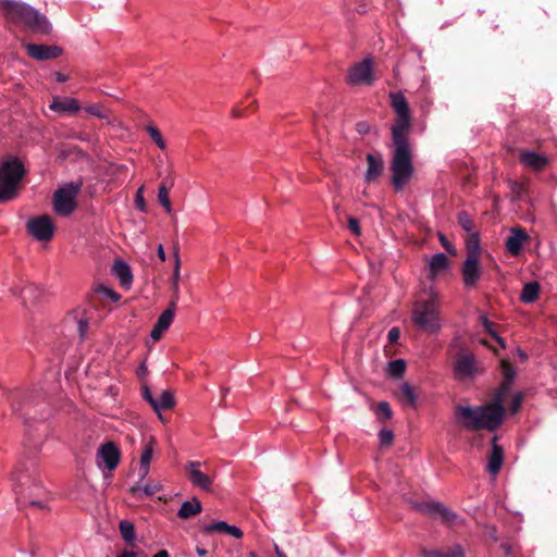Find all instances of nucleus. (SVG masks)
<instances>
[{
    "mask_svg": "<svg viewBox=\"0 0 557 557\" xmlns=\"http://www.w3.org/2000/svg\"><path fill=\"white\" fill-rule=\"evenodd\" d=\"M418 509L421 512L429 515L431 518L441 520V522L447 525H457L462 522V519L457 513L437 502L422 503L418 506Z\"/></svg>",
    "mask_w": 557,
    "mask_h": 557,
    "instance_id": "1a4fd4ad",
    "label": "nucleus"
},
{
    "mask_svg": "<svg viewBox=\"0 0 557 557\" xmlns=\"http://www.w3.org/2000/svg\"><path fill=\"white\" fill-rule=\"evenodd\" d=\"M157 253H158V257H159V259L161 261H165L166 260V253H165L164 248H163L162 245L158 246Z\"/></svg>",
    "mask_w": 557,
    "mask_h": 557,
    "instance_id": "6e6d98bb",
    "label": "nucleus"
},
{
    "mask_svg": "<svg viewBox=\"0 0 557 557\" xmlns=\"http://www.w3.org/2000/svg\"><path fill=\"white\" fill-rule=\"evenodd\" d=\"M502 548L504 549L505 554L506 555H510L511 554V546L509 544H502Z\"/></svg>",
    "mask_w": 557,
    "mask_h": 557,
    "instance_id": "0e129e2a",
    "label": "nucleus"
},
{
    "mask_svg": "<svg viewBox=\"0 0 557 557\" xmlns=\"http://www.w3.org/2000/svg\"><path fill=\"white\" fill-rule=\"evenodd\" d=\"M225 534H228V535H231L233 537H236V539H242L243 535H244L243 531L238 527L231 525V524L227 525Z\"/></svg>",
    "mask_w": 557,
    "mask_h": 557,
    "instance_id": "09e8293b",
    "label": "nucleus"
},
{
    "mask_svg": "<svg viewBox=\"0 0 557 557\" xmlns=\"http://www.w3.org/2000/svg\"><path fill=\"white\" fill-rule=\"evenodd\" d=\"M174 269L171 277V287L173 290V297L175 300L180 298V280H181V259L178 255V249H174Z\"/></svg>",
    "mask_w": 557,
    "mask_h": 557,
    "instance_id": "b1692460",
    "label": "nucleus"
},
{
    "mask_svg": "<svg viewBox=\"0 0 557 557\" xmlns=\"http://www.w3.org/2000/svg\"><path fill=\"white\" fill-rule=\"evenodd\" d=\"M196 553L199 555V556H205L207 554V549L202 548V547H197L196 548Z\"/></svg>",
    "mask_w": 557,
    "mask_h": 557,
    "instance_id": "69168bd1",
    "label": "nucleus"
},
{
    "mask_svg": "<svg viewBox=\"0 0 557 557\" xmlns=\"http://www.w3.org/2000/svg\"><path fill=\"white\" fill-rule=\"evenodd\" d=\"M400 331L398 327L394 326L388 331L387 338L391 344L396 343L399 339Z\"/></svg>",
    "mask_w": 557,
    "mask_h": 557,
    "instance_id": "3c124183",
    "label": "nucleus"
},
{
    "mask_svg": "<svg viewBox=\"0 0 557 557\" xmlns=\"http://www.w3.org/2000/svg\"><path fill=\"white\" fill-rule=\"evenodd\" d=\"M398 397L401 401H405L412 408H416L418 405V396L409 383L401 384L398 392Z\"/></svg>",
    "mask_w": 557,
    "mask_h": 557,
    "instance_id": "cd10ccee",
    "label": "nucleus"
},
{
    "mask_svg": "<svg viewBox=\"0 0 557 557\" xmlns=\"http://www.w3.org/2000/svg\"><path fill=\"white\" fill-rule=\"evenodd\" d=\"M174 406L173 395L169 391H163L158 398H154L152 408L159 413V418L162 419L160 413L161 410L170 409Z\"/></svg>",
    "mask_w": 557,
    "mask_h": 557,
    "instance_id": "a878e982",
    "label": "nucleus"
},
{
    "mask_svg": "<svg viewBox=\"0 0 557 557\" xmlns=\"http://www.w3.org/2000/svg\"><path fill=\"white\" fill-rule=\"evenodd\" d=\"M529 238L528 234L520 227L512 228L506 240V249L512 255L518 256L524 242Z\"/></svg>",
    "mask_w": 557,
    "mask_h": 557,
    "instance_id": "a211bd4d",
    "label": "nucleus"
},
{
    "mask_svg": "<svg viewBox=\"0 0 557 557\" xmlns=\"http://www.w3.org/2000/svg\"><path fill=\"white\" fill-rule=\"evenodd\" d=\"M502 369H503V374H504V381L500 384L499 388L497 389V392L495 393L493 398H499L500 404L504 406L505 400L510 393L511 384L516 377V371L506 361H502Z\"/></svg>",
    "mask_w": 557,
    "mask_h": 557,
    "instance_id": "dca6fc26",
    "label": "nucleus"
},
{
    "mask_svg": "<svg viewBox=\"0 0 557 557\" xmlns=\"http://www.w3.org/2000/svg\"><path fill=\"white\" fill-rule=\"evenodd\" d=\"M164 332L165 331L163 329H159V326L157 324H154V326L150 333V336L153 341H159Z\"/></svg>",
    "mask_w": 557,
    "mask_h": 557,
    "instance_id": "864d4df0",
    "label": "nucleus"
},
{
    "mask_svg": "<svg viewBox=\"0 0 557 557\" xmlns=\"http://www.w3.org/2000/svg\"><path fill=\"white\" fill-rule=\"evenodd\" d=\"M121 459L120 449L112 442L102 444L96 454V462L100 470H107L111 473L119 465Z\"/></svg>",
    "mask_w": 557,
    "mask_h": 557,
    "instance_id": "9d476101",
    "label": "nucleus"
},
{
    "mask_svg": "<svg viewBox=\"0 0 557 557\" xmlns=\"http://www.w3.org/2000/svg\"><path fill=\"white\" fill-rule=\"evenodd\" d=\"M479 252V237L478 235H472L470 242L468 243L467 257L461 269L462 280L467 287L475 286L481 277L482 271Z\"/></svg>",
    "mask_w": 557,
    "mask_h": 557,
    "instance_id": "423d86ee",
    "label": "nucleus"
},
{
    "mask_svg": "<svg viewBox=\"0 0 557 557\" xmlns=\"http://www.w3.org/2000/svg\"><path fill=\"white\" fill-rule=\"evenodd\" d=\"M480 320L485 331L497 341L502 348H505V341L494 331V323L491 322L486 315H481Z\"/></svg>",
    "mask_w": 557,
    "mask_h": 557,
    "instance_id": "e433bc0d",
    "label": "nucleus"
},
{
    "mask_svg": "<svg viewBox=\"0 0 557 557\" xmlns=\"http://www.w3.org/2000/svg\"><path fill=\"white\" fill-rule=\"evenodd\" d=\"M379 440H380L381 445H383V446L391 445L393 443V440H394L393 431H391L388 429H382L379 432Z\"/></svg>",
    "mask_w": 557,
    "mask_h": 557,
    "instance_id": "79ce46f5",
    "label": "nucleus"
},
{
    "mask_svg": "<svg viewBox=\"0 0 557 557\" xmlns=\"http://www.w3.org/2000/svg\"><path fill=\"white\" fill-rule=\"evenodd\" d=\"M458 222L465 231L470 232L472 230V220L468 213H466V212L459 213Z\"/></svg>",
    "mask_w": 557,
    "mask_h": 557,
    "instance_id": "c03bdc74",
    "label": "nucleus"
},
{
    "mask_svg": "<svg viewBox=\"0 0 557 557\" xmlns=\"http://www.w3.org/2000/svg\"><path fill=\"white\" fill-rule=\"evenodd\" d=\"M24 172L23 164L16 158H11L0 165V202L16 196Z\"/></svg>",
    "mask_w": 557,
    "mask_h": 557,
    "instance_id": "39448f33",
    "label": "nucleus"
},
{
    "mask_svg": "<svg viewBox=\"0 0 557 557\" xmlns=\"http://www.w3.org/2000/svg\"><path fill=\"white\" fill-rule=\"evenodd\" d=\"M81 187V183H70L55 190L53 195V209L57 214L66 216L75 210L76 197Z\"/></svg>",
    "mask_w": 557,
    "mask_h": 557,
    "instance_id": "0eeeda50",
    "label": "nucleus"
},
{
    "mask_svg": "<svg viewBox=\"0 0 557 557\" xmlns=\"http://www.w3.org/2000/svg\"><path fill=\"white\" fill-rule=\"evenodd\" d=\"M149 471H150V466L139 463V468H138L139 480L140 481L145 480L147 478V475L149 474Z\"/></svg>",
    "mask_w": 557,
    "mask_h": 557,
    "instance_id": "603ef678",
    "label": "nucleus"
},
{
    "mask_svg": "<svg viewBox=\"0 0 557 557\" xmlns=\"http://www.w3.org/2000/svg\"><path fill=\"white\" fill-rule=\"evenodd\" d=\"M540 294V284L535 281L528 282L523 285L520 294V300L524 304H533Z\"/></svg>",
    "mask_w": 557,
    "mask_h": 557,
    "instance_id": "393cba45",
    "label": "nucleus"
},
{
    "mask_svg": "<svg viewBox=\"0 0 557 557\" xmlns=\"http://www.w3.org/2000/svg\"><path fill=\"white\" fill-rule=\"evenodd\" d=\"M158 200H159L160 203L170 200V198H169V188L164 184H161L159 186V189H158Z\"/></svg>",
    "mask_w": 557,
    "mask_h": 557,
    "instance_id": "de8ad7c7",
    "label": "nucleus"
},
{
    "mask_svg": "<svg viewBox=\"0 0 557 557\" xmlns=\"http://www.w3.org/2000/svg\"><path fill=\"white\" fill-rule=\"evenodd\" d=\"M201 509L202 506L200 500L194 497L191 500H186L182 504L181 508L178 509L177 516L181 519H189L190 517H194L201 512Z\"/></svg>",
    "mask_w": 557,
    "mask_h": 557,
    "instance_id": "5701e85b",
    "label": "nucleus"
},
{
    "mask_svg": "<svg viewBox=\"0 0 557 557\" xmlns=\"http://www.w3.org/2000/svg\"><path fill=\"white\" fill-rule=\"evenodd\" d=\"M120 533L122 539L131 543L135 540V528L134 524L128 520H122L119 524Z\"/></svg>",
    "mask_w": 557,
    "mask_h": 557,
    "instance_id": "2f4dec72",
    "label": "nucleus"
},
{
    "mask_svg": "<svg viewBox=\"0 0 557 557\" xmlns=\"http://www.w3.org/2000/svg\"><path fill=\"white\" fill-rule=\"evenodd\" d=\"M160 205L165 209V211H166L168 213H170V214H171V213L173 212L172 205H171V201H170V200H169V201H165V202H162V203H160Z\"/></svg>",
    "mask_w": 557,
    "mask_h": 557,
    "instance_id": "052dcab7",
    "label": "nucleus"
},
{
    "mask_svg": "<svg viewBox=\"0 0 557 557\" xmlns=\"http://www.w3.org/2000/svg\"><path fill=\"white\" fill-rule=\"evenodd\" d=\"M49 107L52 111L59 113H75L81 110L78 101L71 97H54Z\"/></svg>",
    "mask_w": 557,
    "mask_h": 557,
    "instance_id": "aec40b11",
    "label": "nucleus"
},
{
    "mask_svg": "<svg viewBox=\"0 0 557 557\" xmlns=\"http://www.w3.org/2000/svg\"><path fill=\"white\" fill-rule=\"evenodd\" d=\"M42 294L44 290L34 284L26 285L21 292L22 299L25 304L37 301L42 296Z\"/></svg>",
    "mask_w": 557,
    "mask_h": 557,
    "instance_id": "7c9ffc66",
    "label": "nucleus"
},
{
    "mask_svg": "<svg viewBox=\"0 0 557 557\" xmlns=\"http://www.w3.org/2000/svg\"><path fill=\"white\" fill-rule=\"evenodd\" d=\"M412 321L417 327L426 333L436 334L440 332L442 323L440 318V297L437 293L431 290L428 299L414 302Z\"/></svg>",
    "mask_w": 557,
    "mask_h": 557,
    "instance_id": "20e7f679",
    "label": "nucleus"
},
{
    "mask_svg": "<svg viewBox=\"0 0 557 557\" xmlns=\"http://www.w3.org/2000/svg\"><path fill=\"white\" fill-rule=\"evenodd\" d=\"M112 274L119 280L120 285L129 289L133 285V272L127 262L116 259L112 264Z\"/></svg>",
    "mask_w": 557,
    "mask_h": 557,
    "instance_id": "f3484780",
    "label": "nucleus"
},
{
    "mask_svg": "<svg viewBox=\"0 0 557 557\" xmlns=\"http://www.w3.org/2000/svg\"><path fill=\"white\" fill-rule=\"evenodd\" d=\"M227 525H228V523H226L224 521L212 522V523L203 527V532L205 533H213V532L226 533Z\"/></svg>",
    "mask_w": 557,
    "mask_h": 557,
    "instance_id": "ea45409f",
    "label": "nucleus"
},
{
    "mask_svg": "<svg viewBox=\"0 0 557 557\" xmlns=\"http://www.w3.org/2000/svg\"><path fill=\"white\" fill-rule=\"evenodd\" d=\"M54 223L49 215H39L27 222L28 233L39 242H49L54 235Z\"/></svg>",
    "mask_w": 557,
    "mask_h": 557,
    "instance_id": "9b49d317",
    "label": "nucleus"
},
{
    "mask_svg": "<svg viewBox=\"0 0 557 557\" xmlns=\"http://www.w3.org/2000/svg\"><path fill=\"white\" fill-rule=\"evenodd\" d=\"M152 557H170L168 550L161 549L157 554H154Z\"/></svg>",
    "mask_w": 557,
    "mask_h": 557,
    "instance_id": "680f3d73",
    "label": "nucleus"
},
{
    "mask_svg": "<svg viewBox=\"0 0 557 557\" xmlns=\"http://www.w3.org/2000/svg\"><path fill=\"white\" fill-rule=\"evenodd\" d=\"M391 104L396 114H407L409 113L408 102L405 96L401 92H392Z\"/></svg>",
    "mask_w": 557,
    "mask_h": 557,
    "instance_id": "c756f323",
    "label": "nucleus"
},
{
    "mask_svg": "<svg viewBox=\"0 0 557 557\" xmlns=\"http://www.w3.org/2000/svg\"><path fill=\"white\" fill-rule=\"evenodd\" d=\"M406 371V362L404 359H396L388 363L387 373L394 377H403Z\"/></svg>",
    "mask_w": 557,
    "mask_h": 557,
    "instance_id": "473e14b6",
    "label": "nucleus"
},
{
    "mask_svg": "<svg viewBox=\"0 0 557 557\" xmlns=\"http://www.w3.org/2000/svg\"><path fill=\"white\" fill-rule=\"evenodd\" d=\"M147 133L149 134L152 141L161 149L164 150L166 148V144L159 132V129L153 125H148L146 127Z\"/></svg>",
    "mask_w": 557,
    "mask_h": 557,
    "instance_id": "c9c22d12",
    "label": "nucleus"
},
{
    "mask_svg": "<svg viewBox=\"0 0 557 557\" xmlns=\"http://www.w3.org/2000/svg\"><path fill=\"white\" fill-rule=\"evenodd\" d=\"M486 532L494 541L497 540L496 529L494 527H488Z\"/></svg>",
    "mask_w": 557,
    "mask_h": 557,
    "instance_id": "bf43d9fd",
    "label": "nucleus"
},
{
    "mask_svg": "<svg viewBox=\"0 0 557 557\" xmlns=\"http://www.w3.org/2000/svg\"><path fill=\"white\" fill-rule=\"evenodd\" d=\"M25 48L28 55L38 61L55 59L62 54V49L58 46L27 44Z\"/></svg>",
    "mask_w": 557,
    "mask_h": 557,
    "instance_id": "4468645a",
    "label": "nucleus"
},
{
    "mask_svg": "<svg viewBox=\"0 0 557 557\" xmlns=\"http://www.w3.org/2000/svg\"><path fill=\"white\" fill-rule=\"evenodd\" d=\"M88 329V322L85 319H81L77 322V331L81 338H85Z\"/></svg>",
    "mask_w": 557,
    "mask_h": 557,
    "instance_id": "8fccbe9b",
    "label": "nucleus"
},
{
    "mask_svg": "<svg viewBox=\"0 0 557 557\" xmlns=\"http://www.w3.org/2000/svg\"><path fill=\"white\" fill-rule=\"evenodd\" d=\"M161 486L159 484H152V483H149V484H146L144 486H140L139 484H136L134 485L132 488H131V492L136 495L137 493L141 492L144 495L146 496H150V495H153L156 494L158 491H160Z\"/></svg>",
    "mask_w": 557,
    "mask_h": 557,
    "instance_id": "f704fd0d",
    "label": "nucleus"
},
{
    "mask_svg": "<svg viewBox=\"0 0 557 557\" xmlns=\"http://www.w3.org/2000/svg\"><path fill=\"white\" fill-rule=\"evenodd\" d=\"M200 461H188L185 470L191 485L209 492L212 490L213 479L201 470Z\"/></svg>",
    "mask_w": 557,
    "mask_h": 557,
    "instance_id": "ddd939ff",
    "label": "nucleus"
},
{
    "mask_svg": "<svg viewBox=\"0 0 557 557\" xmlns=\"http://www.w3.org/2000/svg\"><path fill=\"white\" fill-rule=\"evenodd\" d=\"M504 413L499 398H493L484 406L458 405L455 408V417L460 425L473 431L497 429L503 423Z\"/></svg>",
    "mask_w": 557,
    "mask_h": 557,
    "instance_id": "f03ea898",
    "label": "nucleus"
},
{
    "mask_svg": "<svg viewBox=\"0 0 557 557\" xmlns=\"http://www.w3.org/2000/svg\"><path fill=\"white\" fill-rule=\"evenodd\" d=\"M453 372L458 381L472 379L480 372L475 356L466 349H459L453 362Z\"/></svg>",
    "mask_w": 557,
    "mask_h": 557,
    "instance_id": "6e6552de",
    "label": "nucleus"
},
{
    "mask_svg": "<svg viewBox=\"0 0 557 557\" xmlns=\"http://www.w3.org/2000/svg\"><path fill=\"white\" fill-rule=\"evenodd\" d=\"M147 372V367L145 363H141L138 368V375H145V373Z\"/></svg>",
    "mask_w": 557,
    "mask_h": 557,
    "instance_id": "e2e57ef3",
    "label": "nucleus"
},
{
    "mask_svg": "<svg viewBox=\"0 0 557 557\" xmlns=\"http://www.w3.org/2000/svg\"><path fill=\"white\" fill-rule=\"evenodd\" d=\"M117 557H137V553L129 552V550H123L121 552Z\"/></svg>",
    "mask_w": 557,
    "mask_h": 557,
    "instance_id": "13d9d810",
    "label": "nucleus"
},
{
    "mask_svg": "<svg viewBox=\"0 0 557 557\" xmlns=\"http://www.w3.org/2000/svg\"><path fill=\"white\" fill-rule=\"evenodd\" d=\"M275 554H276V557H287L285 555V553H283L281 549H278L277 546L275 547Z\"/></svg>",
    "mask_w": 557,
    "mask_h": 557,
    "instance_id": "338daca9",
    "label": "nucleus"
},
{
    "mask_svg": "<svg viewBox=\"0 0 557 557\" xmlns=\"http://www.w3.org/2000/svg\"><path fill=\"white\" fill-rule=\"evenodd\" d=\"M367 163L368 168L364 173V182L370 184L376 181L383 173L384 169V160L381 153H368L367 154Z\"/></svg>",
    "mask_w": 557,
    "mask_h": 557,
    "instance_id": "2eb2a0df",
    "label": "nucleus"
},
{
    "mask_svg": "<svg viewBox=\"0 0 557 557\" xmlns=\"http://www.w3.org/2000/svg\"><path fill=\"white\" fill-rule=\"evenodd\" d=\"M357 131L360 133V134H366L368 133L369 131V125L367 123H358L357 124Z\"/></svg>",
    "mask_w": 557,
    "mask_h": 557,
    "instance_id": "4d7b16f0",
    "label": "nucleus"
},
{
    "mask_svg": "<svg viewBox=\"0 0 557 557\" xmlns=\"http://www.w3.org/2000/svg\"><path fill=\"white\" fill-rule=\"evenodd\" d=\"M520 161L528 168L532 169L533 171H541L543 170L547 163L548 159L541 153L534 152V151H524L520 154Z\"/></svg>",
    "mask_w": 557,
    "mask_h": 557,
    "instance_id": "412c9836",
    "label": "nucleus"
},
{
    "mask_svg": "<svg viewBox=\"0 0 557 557\" xmlns=\"http://www.w3.org/2000/svg\"><path fill=\"white\" fill-rule=\"evenodd\" d=\"M152 457H153V444L151 441L144 446L139 463L150 466Z\"/></svg>",
    "mask_w": 557,
    "mask_h": 557,
    "instance_id": "58836bf2",
    "label": "nucleus"
},
{
    "mask_svg": "<svg viewBox=\"0 0 557 557\" xmlns=\"http://www.w3.org/2000/svg\"><path fill=\"white\" fill-rule=\"evenodd\" d=\"M233 115L235 117H239L242 114H240V112L238 110H233Z\"/></svg>",
    "mask_w": 557,
    "mask_h": 557,
    "instance_id": "774afa93",
    "label": "nucleus"
},
{
    "mask_svg": "<svg viewBox=\"0 0 557 557\" xmlns=\"http://www.w3.org/2000/svg\"><path fill=\"white\" fill-rule=\"evenodd\" d=\"M135 206L140 212H146V201L144 198V186H140L135 195Z\"/></svg>",
    "mask_w": 557,
    "mask_h": 557,
    "instance_id": "37998d69",
    "label": "nucleus"
},
{
    "mask_svg": "<svg viewBox=\"0 0 557 557\" xmlns=\"http://www.w3.org/2000/svg\"><path fill=\"white\" fill-rule=\"evenodd\" d=\"M348 227L356 236H359L361 234L360 224L356 218H348Z\"/></svg>",
    "mask_w": 557,
    "mask_h": 557,
    "instance_id": "49530a36",
    "label": "nucleus"
},
{
    "mask_svg": "<svg viewBox=\"0 0 557 557\" xmlns=\"http://www.w3.org/2000/svg\"><path fill=\"white\" fill-rule=\"evenodd\" d=\"M348 81L352 85H372V60L368 58L354 64L348 72Z\"/></svg>",
    "mask_w": 557,
    "mask_h": 557,
    "instance_id": "f8f14e48",
    "label": "nucleus"
},
{
    "mask_svg": "<svg viewBox=\"0 0 557 557\" xmlns=\"http://www.w3.org/2000/svg\"><path fill=\"white\" fill-rule=\"evenodd\" d=\"M176 301L177 300L173 299L171 301L169 308L165 309L159 315L157 323H156L159 326V329H163L164 331H166L171 326L174 315H175Z\"/></svg>",
    "mask_w": 557,
    "mask_h": 557,
    "instance_id": "bb28decb",
    "label": "nucleus"
},
{
    "mask_svg": "<svg viewBox=\"0 0 557 557\" xmlns=\"http://www.w3.org/2000/svg\"><path fill=\"white\" fill-rule=\"evenodd\" d=\"M423 557H463V549L460 545H455L447 549V552L422 549Z\"/></svg>",
    "mask_w": 557,
    "mask_h": 557,
    "instance_id": "c85d7f7f",
    "label": "nucleus"
},
{
    "mask_svg": "<svg viewBox=\"0 0 557 557\" xmlns=\"http://www.w3.org/2000/svg\"><path fill=\"white\" fill-rule=\"evenodd\" d=\"M410 127V113L396 114L392 126L394 152L391 161V182L396 191L403 190L413 175L412 153L408 141Z\"/></svg>",
    "mask_w": 557,
    "mask_h": 557,
    "instance_id": "f257e3e1",
    "label": "nucleus"
},
{
    "mask_svg": "<svg viewBox=\"0 0 557 557\" xmlns=\"http://www.w3.org/2000/svg\"><path fill=\"white\" fill-rule=\"evenodd\" d=\"M98 292L102 297L111 300L112 302H117L121 299L120 294L108 286H100Z\"/></svg>",
    "mask_w": 557,
    "mask_h": 557,
    "instance_id": "a19ab883",
    "label": "nucleus"
},
{
    "mask_svg": "<svg viewBox=\"0 0 557 557\" xmlns=\"http://www.w3.org/2000/svg\"><path fill=\"white\" fill-rule=\"evenodd\" d=\"M497 438L496 436L493 437L492 443V449L488 455V461H487V471L490 474L495 476L498 471L500 470L504 461V450L503 448L496 443Z\"/></svg>",
    "mask_w": 557,
    "mask_h": 557,
    "instance_id": "6ab92c4d",
    "label": "nucleus"
},
{
    "mask_svg": "<svg viewBox=\"0 0 557 557\" xmlns=\"http://www.w3.org/2000/svg\"><path fill=\"white\" fill-rule=\"evenodd\" d=\"M376 418L381 421L389 420L393 416V411L386 401H381L377 404L375 409Z\"/></svg>",
    "mask_w": 557,
    "mask_h": 557,
    "instance_id": "4c0bfd02",
    "label": "nucleus"
},
{
    "mask_svg": "<svg viewBox=\"0 0 557 557\" xmlns=\"http://www.w3.org/2000/svg\"><path fill=\"white\" fill-rule=\"evenodd\" d=\"M523 395L521 393L515 394L509 406V410L512 414L517 413L521 407Z\"/></svg>",
    "mask_w": 557,
    "mask_h": 557,
    "instance_id": "a18cd8bd",
    "label": "nucleus"
},
{
    "mask_svg": "<svg viewBox=\"0 0 557 557\" xmlns=\"http://www.w3.org/2000/svg\"><path fill=\"white\" fill-rule=\"evenodd\" d=\"M84 111L101 120H106L109 124L113 123L107 111L100 104L87 106L84 108Z\"/></svg>",
    "mask_w": 557,
    "mask_h": 557,
    "instance_id": "72a5a7b5",
    "label": "nucleus"
},
{
    "mask_svg": "<svg viewBox=\"0 0 557 557\" xmlns=\"http://www.w3.org/2000/svg\"><path fill=\"white\" fill-rule=\"evenodd\" d=\"M143 397L152 406V403L154 401V397L152 396V394L148 387H144Z\"/></svg>",
    "mask_w": 557,
    "mask_h": 557,
    "instance_id": "5fc2aeb1",
    "label": "nucleus"
},
{
    "mask_svg": "<svg viewBox=\"0 0 557 557\" xmlns=\"http://www.w3.org/2000/svg\"><path fill=\"white\" fill-rule=\"evenodd\" d=\"M1 9L7 21L21 25L35 34L47 35L52 29L46 15L25 2L2 0Z\"/></svg>",
    "mask_w": 557,
    "mask_h": 557,
    "instance_id": "7ed1b4c3",
    "label": "nucleus"
},
{
    "mask_svg": "<svg viewBox=\"0 0 557 557\" xmlns=\"http://www.w3.org/2000/svg\"><path fill=\"white\" fill-rule=\"evenodd\" d=\"M448 269V258L444 252L432 256L429 261V277L434 280L438 274L444 273Z\"/></svg>",
    "mask_w": 557,
    "mask_h": 557,
    "instance_id": "4be33fe9",
    "label": "nucleus"
}]
</instances>
